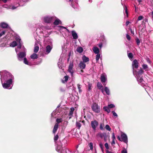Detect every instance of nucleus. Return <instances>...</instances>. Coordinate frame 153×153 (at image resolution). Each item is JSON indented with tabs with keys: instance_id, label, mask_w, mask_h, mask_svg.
<instances>
[{
	"instance_id": "obj_35",
	"label": "nucleus",
	"mask_w": 153,
	"mask_h": 153,
	"mask_svg": "<svg viewBox=\"0 0 153 153\" xmlns=\"http://www.w3.org/2000/svg\"><path fill=\"white\" fill-rule=\"evenodd\" d=\"M124 8L125 10V12H124V14H125V13L126 14V17H127L128 16V14L127 11V7L126 6H124Z\"/></svg>"
},
{
	"instance_id": "obj_46",
	"label": "nucleus",
	"mask_w": 153,
	"mask_h": 153,
	"mask_svg": "<svg viewBox=\"0 0 153 153\" xmlns=\"http://www.w3.org/2000/svg\"><path fill=\"white\" fill-rule=\"evenodd\" d=\"M83 48H77L76 51L79 53H81L83 51Z\"/></svg>"
},
{
	"instance_id": "obj_3",
	"label": "nucleus",
	"mask_w": 153,
	"mask_h": 153,
	"mask_svg": "<svg viewBox=\"0 0 153 153\" xmlns=\"http://www.w3.org/2000/svg\"><path fill=\"white\" fill-rule=\"evenodd\" d=\"M19 48H15V51L17 55V57L18 60L20 61H22L26 56V52L25 51L20 52L18 53L19 50Z\"/></svg>"
},
{
	"instance_id": "obj_13",
	"label": "nucleus",
	"mask_w": 153,
	"mask_h": 153,
	"mask_svg": "<svg viewBox=\"0 0 153 153\" xmlns=\"http://www.w3.org/2000/svg\"><path fill=\"white\" fill-rule=\"evenodd\" d=\"M56 144L57 146L56 148V150L58 152H61V150H62V146L61 145V143L60 142L59 143H58Z\"/></svg>"
},
{
	"instance_id": "obj_33",
	"label": "nucleus",
	"mask_w": 153,
	"mask_h": 153,
	"mask_svg": "<svg viewBox=\"0 0 153 153\" xmlns=\"http://www.w3.org/2000/svg\"><path fill=\"white\" fill-rule=\"evenodd\" d=\"M108 108L109 107L106 106H105L103 107V109L105 111L107 112L108 113H109L110 112V110Z\"/></svg>"
},
{
	"instance_id": "obj_8",
	"label": "nucleus",
	"mask_w": 153,
	"mask_h": 153,
	"mask_svg": "<svg viewBox=\"0 0 153 153\" xmlns=\"http://www.w3.org/2000/svg\"><path fill=\"white\" fill-rule=\"evenodd\" d=\"M100 80L101 82L103 83V85H106L105 82L107 80V76L106 74L105 73H103L101 74Z\"/></svg>"
},
{
	"instance_id": "obj_48",
	"label": "nucleus",
	"mask_w": 153,
	"mask_h": 153,
	"mask_svg": "<svg viewBox=\"0 0 153 153\" xmlns=\"http://www.w3.org/2000/svg\"><path fill=\"white\" fill-rule=\"evenodd\" d=\"M104 126V124H101L100 125V130H104V128H103V127Z\"/></svg>"
},
{
	"instance_id": "obj_58",
	"label": "nucleus",
	"mask_w": 153,
	"mask_h": 153,
	"mask_svg": "<svg viewBox=\"0 0 153 153\" xmlns=\"http://www.w3.org/2000/svg\"><path fill=\"white\" fill-rule=\"evenodd\" d=\"M6 32L5 30H4L0 33V37H1L3 35H4Z\"/></svg>"
},
{
	"instance_id": "obj_20",
	"label": "nucleus",
	"mask_w": 153,
	"mask_h": 153,
	"mask_svg": "<svg viewBox=\"0 0 153 153\" xmlns=\"http://www.w3.org/2000/svg\"><path fill=\"white\" fill-rule=\"evenodd\" d=\"M82 60L83 61L82 62L85 63H86L89 61V58L88 57H86L85 55L82 56Z\"/></svg>"
},
{
	"instance_id": "obj_14",
	"label": "nucleus",
	"mask_w": 153,
	"mask_h": 153,
	"mask_svg": "<svg viewBox=\"0 0 153 153\" xmlns=\"http://www.w3.org/2000/svg\"><path fill=\"white\" fill-rule=\"evenodd\" d=\"M74 108L73 107H71L70 108V111L68 114L69 119H70L73 116L74 111Z\"/></svg>"
},
{
	"instance_id": "obj_4",
	"label": "nucleus",
	"mask_w": 153,
	"mask_h": 153,
	"mask_svg": "<svg viewBox=\"0 0 153 153\" xmlns=\"http://www.w3.org/2000/svg\"><path fill=\"white\" fill-rule=\"evenodd\" d=\"M117 139L121 142H123L127 144L128 143V137L126 134L124 133H122L121 137L119 136H117Z\"/></svg>"
},
{
	"instance_id": "obj_38",
	"label": "nucleus",
	"mask_w": 153,
	"mask_h": 153,
	"mask_svg": "<svg viewBox=\"0 0 153 153\" xmlns=\"http://www.w3.org/2000/svg\"><path fill=\"white\" fill-rule=\"evenodd\" d=\"M92 86V84L90 83L89 82H88V90L90 91L91 90V87Z\"/></svg>"
},
{
	"instance_id": "obj_45",
	"label": "nucleus",
	"mask_w": 153,
	"mask_h": 153,
	"mask_svg": "<svg viewBox=\"0 0 153 153\" xmlns=\"http://www.w3.org/2000/svg\"><path fill=\"white\" fill-rule=\"evenodd\" d=\"M77 85L78 88L79 90V92H81L82 91V90H81V88L82 87V85L79 84H78Z\"/></svg>"
},
{
	"instance_id": "obj_27",
	"label": "nucleus",
	"mask_w": 153,
	"mask_h": 153,
	"mask_svg": "<svg viewBox=\"0 0 153 153\" xmlns=\"http://www.w3.org/2000/svg\"><path fill=\"white\" fill-rule=\"evenodd\" d=\"M31 59H37L38 57V55L36 53H33L30 56Z\"/></svg>"
},
{
	"instance_id": "obj_54",
	"label": "nucleus",
	"mask_w": 153,
	"mask_h": 153,
	"mask_svg": "<svg viewBox=\"0 0 153 153\" xmlns=\"http://www.w3.org/2000/svg\"><path fill=\"white\" fill-rule=\"evenodd\" d=\"M108 107L110 108H114L115 105L114 104H111L108 105Z\"/></svg>"
},
{
	"instance_id": "obj_19",
	"label": "nucleus",
	"mask_w": 153,
	"mask_h": 153,
	"mask_svg": "<svg viewBox=\"0 0 153 153\" xmlns=\"http://www.w3.org/2000/svg\"><path fill=\"white\" fill-rule=\"evenodd\" d=\"M93 51L96 54L102 53L101 48H93Z\"/></svg>"
},
{
	"instance_id": "obj_5",
	"label": "nucleus",
	"mask_w": 153,
	"mask_h": 153,
	"mask_svg": "<svg viewBox=\"0 0 153 153\" xmlns=\"http://www.w3.org/2000/svg\"><path fill=\"white\" fill-rule=\"evenodd\" d=\"M143 70L140 68V69L137 71L136 70H134L133 71L134 75L135 76L136 78L142 77V74L143 73Z\"/></svg>"
},
{
	"instance_id": "obj_64",
	"label": "nucleus",
	"mask_w": 153,
	"mask_h": 153,
	"mask_svg": "<svg viewBox=\"0 0 153 153\" xmlns=\"http://www.w3.org/2000/svg\"><path fill=\"white\" fill-rule=\"evenodd\" d=\"M106 153H113V152H110V151H108V150H106Z\"/></svg>"
},
{
	"instance_id": "obj_51",
	"label": "nucleus",
	"mask_w": 153,
	"mask_h": 153,
	"mask_svg": "<svg viewBox=\"0 0 153 153\" xmlns=\"http://www.w3.org/2000/svg\"><path fill=\"white\" fill-rule=\"evenodd\" d=\"M112 113L113 114V115L115 117H117L118 115L114 111H112Z\"/></svg>"
},
{
	"instance_id": "obj_61",
	"label": "nucleus",
	"mask_w": 153,
	"mask_h": 153,
	"mask_svg": "<svg viewBox=\"0 0 153 153\" xmlns=\"http://www.w3.org/2000/svg\"><path fill=\"white\" fill-rule=\"evenodd\" d=\"M130 31H131V34H133V35H134V31L133 30H132V29H131V28H130Z\"/></svg>"
},
{
	"instance_id": "obj_22",
	"label": "nucleus",
	"mask_w": 153,
	"mask_h": 153,
	"mask_svg": "<svg viewBox=\"0 0 153 153\" xmlns=\"http://www.w3.org/2000/svg\"><path fill=\"white\" fill-rule=\"evenodd\" d=\"M71 33L72 36L73 37V39H76L78 38V35L76 32L74 31L73 30L71 31Z\"/></svg>"
},
{
	"instance_id": "obj_42",
	"label": "nucleus",
	"mask_w": 153,
	"mask_h": 153,
	"mask_svg": "<svg viewBox=\"0 0 153 153\" xmlns=\"http://www.w3.org/2000/svg\"><path fill=\"white\" fill-rule=\"evenodd\" d=\"M56 112V110L55 111H53L51 114V116L54 117V116L58 113V112Z\"/></svg>"
},
{
	"instance_id": "obj_18",
	"label": "nucleus",
	"mask_w": 153,
	"mask_h": 153,
	"mask_svg": "<svg viewBox=\"0 0 153 153\" xmlns=\"http://www.w3.org/2000/svg\"><path fill=\"white\" fill-rule=\"evenodd\" d=\"M79 66L81 69H84L85 68L86 65L85 62L81 61L79 64Z\"/></svg>"
},
{
	"instance_id": "obj_29",
	"label": "nucleus",
	"mask_w": 153,
	"mask_h": 153,
	"mask_svg": "<svg viewBox=\"0 0 153 153\" xmlns=\"http://www.w3.org/2000/svg\"><path fill=\"white\" fill-rule=\"evenodd\" d=\"M24 60V63L26 64L29 65H31V63L30 62H29L27 61V58L26 57H25L23 59Z\"/></svg>"
},
{
	"instance_id": "obj_2",
	"label": "nucleus",
	"mask_w": 153,
	"mask_h": 153,
	"mask_svg": "<svg viewBox=\"0 0 153 153\" xmlns=\"http://www.w3.org/2000/svg\"><path fill=\"white\" fill-rule=\"evenodd\" d=\"M16 41H14L10 43V47H14L17 45L18 48H24V46L22 45V42L19 37H16Z\"/></svg>"
},
{
	"instance_id": "obj_12",
	"label": "nucleus",
	"mask_w": 153,
	"mask_h": 153,
	"mask_svg": "<svg viewBox=\"0 0 153 153\" xmlns=\"http://www.w3.org/2000/svg\"><path fill=\"white\" fill-rule=\"evenodd\" d=\"M73 66V63H70L68 67V71L71 73L72 76L74 74L73 71L72 70V68Z\"/></svg>"
},
{
	"instance_id": "obj_53",
	"label": "nucleus",
	"mask_w": 153,
	"mask_h": 153,
	"mask_svg": "<svg viewBox=\"0 0 153 153\" xmlns=\"http://www.w3.org/2000/svg\"><path fill=\"white\" fill-rule=\"evenodd\" d=\"M112 140H115V136L114 133V132L112 133Z\"/></svg>"
},
{
	"instance_id": "obj_31",
	"label": "nucleus",
	"mask_w": 153,
	"mask_h": 153,
	"mask_svg": "<svg viewBox=\"0 0 153 153\" xmlns=\"http://www.w3.org/2000/svg\"><path fill=\"white\" fill-rule=\"evenodd\" d=\"M104 91L107 95H109L110 94V90L107 87H105Z\"/></svg>"
},
{
	"instance_id": "obj_59",
	"label": "nucleus",
	"mask_w": 153,
	"mask_h": 153,
	"mask_svg": "<svg viewBox=\"0 0 153 153\" xmlns=\"http://www.w3.org/2000/svg\"><path fill=\"white\" fill-rule=\"evenodd\" d=\"M39 50V48H34V52L35 53H37Z\"/></svg>"
},
{
	"instance_id": "obj_16",
	"label": "nucleus",
	"mask_w": 153,
	"mask_h": 153,
	"mask_svg": "<svg viewBox=\"0 0 153 153\" xmlns=\"http://www.w3.org/2000/svg\"><path fill=\"white\" fill-rule=\"evenodd\" d=\"M48 45L46 48H52L53 45L52 44V40L50 39H48L47 41Z\"/></svg>"
},
{
	"instance_id": "obj_34",
	"label": "nucleus",
	"mask_w": 153,
	"mask_h": 153,
	"mask_svg": "<svg viewBox=\"0 0 153 153\" xmlns=\"http://www.w3.org/2000/svg\"><path fill=\"white\" fill-rule=\"evenodd\" d=\"M97 85L98 88L99 89H101L102 88H103V86L102 84L100 82H98L97 83Z\"/></svg>"
},
{
	"instance_id": "obj_63",
	"label": "nucleus",
	"mask_w": 153,
	"mask_h": 153,
	"mask_svg": "<svg viewBox=\"0 0 153 153\" xmlns=\"http://www.w3.org/2000/svg\"><path fill=\"white\" fill-rule=\"evenodd\" d=\"M150 15L152 16V17L153 18V11L150 13Z\"/></svg>"
},
{
	"instance_id": "obj_41",
	"label": "nucleus",
	"mask_w": 153,
	"mask_h": 153,
	"mask_svg": "<svg viewBox=\"0 0 153 153\" xmlns=\"http://www.w3.org/2000/svg\"><path fill=\"white\" fill-rule=\"evenodd\" d=\"M61 153H67L66 148L65 147H62V150L61 152Z\"/></svg>"
},
{
	"instance_id": "obj_17",
	"label": "nucleus",
	"mask_w": 153,
	"mask_h": 153,
	"mask_svg": "<svg viewBox=\"0 0 153 153\" xmlns=\"http://www.w3.org/2000/svg\"><path fill=\"white\" fill-rule=\"evenodd\" d=\"M0 26L3 28H9L8 25L4 22H2L0 24Z\"/></svg>"
},
{
	"instance_id": "obj_40",
	"label": "nucleus",
	"mask_w": 153,
	"mask_h": 153,
	"mask_svg": "<svg viewBox=\"0 0 153 153\" xmlns=\"http://www.w3.org/2000/svg\"><path fill=\"white\" fill-rule=\"evenodd\" d=\"M62 118H57L56 119V123L59 124L62 122Z\"/></svg>"
},
{
	"instance_id": "obj_39",
	"label": "nucleus",
	"mask_w": 153,
	"mask_h": 153,
	"mask_svg": "<svg viewBox=\"0 0 153 153\" xmlns=\"http://www.w3.org/2000/svg\"><path fill=\"white\" fill-rule=\"evenodd\" d=\"M58 138H59V136L57 134L56 135H55V136L54 137V142H55L56 143H57L56 142V141L58 139Z\"/></svg>"
},
{
	"instance_id": "obj_15",
	"label": "nucleus",
	"mask_w": 153,
	"mask_h": 153,
	"mask_svg": "<svg viewBox=\"0 0 153 153\" xmlns=\"http://www.w3.org/2000/svg\"><path fill=\"white\" fill-rule=\"evenodd\" d=\"M19 6H22L23 5H21L20 4H18L16 5V6H15L13 5H10L8 6V8L9 9H11L12 10H14L16 9L17 7H19Z\"/></svg>"
},
{
	"instance_id": "obj_36",
	"label": "nucleus",
	"mask_w": 153,
	"mask_h": 153,
	"mask_svg": "<svg viewBox=\"0 0 153 153\" xmlns=\"http://www.w3.org/2000/svg\"><path fill=\"white\" fill-rule=\"evenodd\" d=\"M128 58H129V59L131 60H132V59L133 57V55L132 53H128Z\"/></svg>"
},
{
	"instance_id": "obj_56",
	"label": "nucleus",
	"mask_w": 153,
	"mask_h": 153,
	"mask_svg": "<svg viewBox=\"0 0 153 153\" xmlns=\"http://www.w3.org/2000/svg\"><path fill=\"white\" fill-rule=\"evenodd\" d=\"M105 146L107 150H108L109 149L108 145L107 143H106L105 144Z\"/></svg>"
},
{
	"instance_id": "obj_32",
	"label": "nucleus",
	"mask_w": 153,
	"mask_h": 153,
	"mask_svg": "<svg viewBox=\"0 0 153 153\" xmlns=\"http://www.w3.org/2000/svg\"><path fill=\"white\" fill-rule=\"evenodd\" d=\"M68 79V76H65L64 77V80H62V83H65L67 82Z\"/></svg>"
},
{
	"instance_id": "obj_43",
	"label": "nucleus",
	"mask_w": 153,
	"mask_h": 153,
	"mask_svg": "<svg viewBox=\"0 0 153 153\" xmlns=\"http://www.w3.org/2000/svg\"><path fill=\"white\" fill-rule=\"evenodd\" d=\"M99 146L100 147V148L102 151L103 152L104 151L103 149V146L102 143H100L99 144Z\"/></svg>"
},
{
	"instance_id": "obj_6",
	"label": "nucleus",
	"mask_w": 153,
	"mask_h": 153,
	"mask_svg": "<svg viewBox=\"0 0 153 153\" xmlns=\"http://www.w3.org/2000/svg\"><path fill=\"white\" fill-rule=\"evenodd\" d=\"M92 110L95 112L98 113L100 111V106L98 105L95 103H94L91 106Z\"/></svg>"
},
{
	"instance_id": "obj_47",
	"label": "nucleus",
	"mask_w": 153,
	"mask_h": 153,
	"mask_svg": "<svg viewBox=\"0 0 153 153\" xmlns=\"http://www.w3.org/2000/svg\"><path fill=\"white\" fill-rule=\"evenodd\" d=\"M90 149L92 150L93 149V144L92 143H90L89 144Z\"/></svg>"
},
{
	"instance_id": "obj_28",
	"label": "nucleus",
	"mask_w": 153,
	"mask_h": 153,
	"mask_svg": "<svg viewBox=\"0 0 153 153\" xmlns=\"http://www.w3.org/2000/svg\"><path fill=\"white\" fill-rule=\"evenodd\" d=\"M42 51H44V53L45 54H47L49 53L51 51L52 48H46V51L43 50L44 48H41Z\"/></svg>"
},
{
	"instance_id": "obj_49",
	"label": "nucleus",
	"mask_w": 153,
	"mask_h": 153,
	"mask_svg": "<svg viewBox=\"0 0 153 153\" xmlns=\"http://www.w3.org/2000/svg\"><path fill=\"white\" fill-rule=\"evenodd\" d=\"M121 153H127V150L125 148H123V149L121 151Z\"/></svg>"
},
{
	"instance_id": "obj_7",
	"label": "nucleus",
	"mask_w": 153,
	"mask_h": 153,
	"mask_svg": "<svg viewBox=\"0 0 153 153\" xmlns=\"http://www.w3.org/2000/svg\"><path fill=\"white\" fill-rule=\"evenodd\" d=\"M56 19V17L53 16H47L44 18V22L47 23H50Z\"/></svg>"
},
{
	"instance_id": "obj_62",
	"label": "nucleus",
	"mask_w": 153,
	"mask_h": 153,
	"mask_svg": "<svg viewBox=\"0 0 153 153\" xmlns=\"http://www.w3.org/2000/svg\"><path fill=\"white\" fill-rule=\"evenodd\" d=\"M115 140H112V141L111 143V144L112 145H113V144H115Z\"/></svg>"
},
{
	"instance_id": "obj_25",
	"label": "nucleus",
	"mask_w": 153,
	"mask_h": 153,
	"mask_svg": "<svg viewBox=\"0 0 153 153\" xmlns=\"http://www.w3.org/2000/svg\"><path fill=\"white\" fill-rule=\"evenodd\" d=\"M58 65L59 68L62 69L63 67V63L62 62V59H60L59 60V62H58Z\"/></svg>"
},
{
	"instance_id": "obj_30",
	"label": "nucleus",
	"mask_w": 153,
	"mask_h": 153,
	"mask_svg": "<svg viewBox=\"0 0 153 153\" xmlns=\"http://www.w3.org/2000/svg\"><path fill=\"white\" fill-rule=\"evenodd\" d=\"M61 23V21L59 19H57L55 20L54 22H53L54 25H58L60 24Z\"/></svg>"
},
{
	"instance_id": "obj_1",
	"label": "nucleus",
	"mask_w": 153,
	"mask_h": 153,
	"mask_svg": "<svg viewBox=\"0 0 153 153\" xmlns=\"http://www.w3.org/2000/svg\"><path fill=\"white\" fill-rule=\"evenodd\" d=\"M1 80L3 87L4 89H10L13 85L14 76L9 72L4 70L0 72Z\"/></svg>"
},
{
	"instance_id": "obj_55",
	"label": "nucleus",
	"mask_w": 153,
	"mask_h": 153,
	"mask_svg": "<svg viewBox=\"0 0 153 153\" xmlns=\"http://www.w3.org/2000/svg\"><path fill=\"white\" fill-rule=\"evenodd\" d=\"M136 42L137 45H139L140 43V40L139 39L137 38L136 39Z\"/></svg>"
},
{
	"instance_id": "obj_44",
	"label": "nucleus",
	"mask_w": 153,
	"mask_h": 153,
	"mask_svg": "<svg viewBox=\"0 0 153 153\" xmlns=\"http://www.w3.org/2000/svg\"><path fill=\"white\" fill-rule=\"evenodd\" d=\"M105 128L106 130L109 131L111 130V128L108 125H105Z\"/></svg>"
},
{
	"instance_id": "obj_26",
	"label": "nucleus",
	"mask_w": 153,
	"mask_h": 153,
	"mask_svg": "<svg viewBox=\"0 0 153 153\" xmlns=\"http://www.w3.org/2000/svg\"><path fill=\"white\" fill-rule=\"evenodd\" d=\"M59 125L58 123H56L53 130V133L55 134L58 128Z\"/></svg>"
},
{
	"instance_id": "obj_37",
	"label": "nucleus",
	"mask_w": 153,
	"mask_h": 153,
	"mask_svg": "<svg viewBox=\"0 0 153 153\" xmlns=\"http://www.w3.org/2000/svg\"><path fill=\"white\" fill-rule=\"evenodd\" d=\"M76 125L77 128L78 129H79L81 126V123L79 122H77L76 123Z\"/></svg>"
},
{
	"instance_id": "obj_11",
	"label": "nucleus",
	"mask_w": 153,
	"mask_h": 153,
	"mask_svg": "<svg viewBox=\"0 0 153 153\" xmlns=\"http://www.w3.org/2000/svg\"><path fill=\"white\" fill-rule=\"evenodd\" d=\"M98 122L96 120L92 121L91 122V126L94 130H95L96 127L98 125Z\"/></svg>"
},
{
	"instance_id": "obj_52",
	"label": "nucleus",
	"mask_w": 153,
	"mask_h": 153,
	"mask_svg": "<svg viewBox=\"0 0 153 153\" xmlns=\"http://www.w3.org/2000/svg\"><path fill=\"white\" fill-rule=\"evenodd\" d=\"M146 60L148 63L149 64H151V61H150L148 57H147L146 58Z\"/></svg>"
},
{
	"instance_id": "obj_24",
	"label": "nucleus",
	"mask_w": 153,
	"mask_h": 153,
	"mask_svg": "<svg viewBox=\"0 0 153 153\" xmlns=\"http://www.w3.org/2000/svg\"><path fill=\"white\" fill-rule=\"evenodd\" d=\"M102 53L97 54V55L96 56V62H98L99 61L100 58L101 59H102Z\"/></svg>"
},
{
	"instance_id": "obj_9",
	"label": "nucleus",
	"mask_w": 153,
	"mask_h": 153,
	"mask_svg": "<svg viewBox=\"0 0 153 153\" xmlns=\"http://www.w3.org/2000/svg\"><path fill=\"white\" fill-rule=\"evenodd\" d=\"M138 83L143 87L145 86L146 84L145 82L143 80L142 77L136 78Z\"/></svg>"
},
{
	"instance_id": "obj_57",
	"label": "nucleus",
	"mask_w": 153,
	"mask_h": 153,
	"mask_svg": "<svg viewBox=\"0 0 153 153\" xmlns=\"http://www.w3.org/2000/svg\"><path fill=\"white\" fill-rule=\"evenodd\" d=\"M126 37L127 39L129 40L130 41L131 39V37L128 34H126Z\"/></svg>"
},
{
	"instance_id": "obj_60",
	"label": "nucleus",
	"mask_w": 153,
	"mask_h": 153,
	"mask_svg": "<svg viewBox=\"0 0 153 153\" xmlns=\"http://www.w3.org/2000/svg\"><path fill=\"white\" fill-rule=\"evenodd\" d=\"M98 46L100 48H101V47H102V43L100 42L99 44H98Z\"/></svg>"
},
{
	"instance_id": "obj_23",
	"label": "nucleus",
	"mask_w": 153,
	"mask_h": 153,
	"mask_svg": "<svg viewBox=\"0 0 153 153\" xmlns=\"http://www.w3.org/2000/svg\"><path fill=\"white\" fill-rule=\"evenodd\" d=\"M35 46L34 48H39L40 46V42L38 40H36L35 42Z\"/></svg>"
},
{
	"instance_id": "obj_10",
	"label": "nucleus",
	"mask_w": 153,
	"mask_h": 153,
	"mask_svg": "<svg viewBox=\"0 0 153 153\" xmlns=\"http://www.w3.org/2000/svg\"><path fill=\"white\" fill-rule=\"evenodd\" d=\"M132 66L133 69V71L134 70H135V68H137L138 67L139 63L137 60L134 59L132 63Z\"/></svg>"
},
{
	"instance_id": "obj_50",
	"label": "nucleus",
	"mask_w": 153,
	"mask_h": 153,
	"mask_svg": "<svg viewBox=\"0 0 153 153\" xmlns=\"http://www.w3.org/2000/svg\"><path fill=\"white\" fill-rule=\"evenodd\" d=\"M143 18V17L142 16H139V17L138 18L137 21V22L138 21L142 20Z\"/></svg>"
},
{
	"instance_id": "obj_21",
	"label": "nucleus",
	"mask_w": 153,
	"mask_h": 153,
	"mask_svg": "<svg viewBox=\"0 0 153 153\" xmlns=\"http://www.w3.org/2000/svg\"><path fill=\"white\" fill-rule=\"evenodd\" d=\"M142 67L143 70L145 71H147L150 70V69L147 65L145 64H143L142 65Z\"/></svg>"
}]
</instances>
